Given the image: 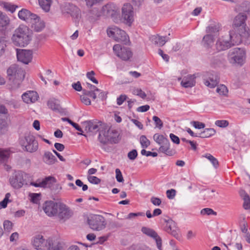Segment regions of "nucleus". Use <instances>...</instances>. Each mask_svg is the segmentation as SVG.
Instances as JSON below:
<instances>
[{"label": "nucleus", "mask_w": 250, "mask_h": 250, "mask_svg": "<svg viewBox=\"0 0 250 250\" xmlns=\"http://www.w3.org/2000/svg\"><path fill=\"white\" fill-rule=\"evenodd\" d=\"M214 41V37L208 34L203 37L202 43L204 47L207 48H209L211 47L213 45Z\"/></svg>", "instance_id": "obj_30"}, {"label": "nucleus", "mask_w": 250, "mask_h": 250, "mask_svg": "<svg viewBox=\"0 0 250 250\" xmlns=\"http://www.w3.org/2000/svg\"><path fill=\"white\" fill-rule=\"evenodd\" d=\"M1 5L6 10L11 12L12 13H14L16 8H18V6L12 4L10 3L2 2Z\"/></svg>", "instance_id": "obj_38"}, {"label": "nucleus", "mask_w": 250, "mask_h": 250, "mask_svg": "<svg viewBox=\"0 0 250 250\" xmlns=\"http://www.w3.org/2000/svg\"><path fill=\"white\" fill-rule=\"evenodd\" d=\"M10 22L9 18L4 13L1 12L0 15V27H6Z\"/></svg>", "instance_id": "obj_34"}, {"label": "nucleus", "mask_w": 250, "mask_h": 250, "mask_svg": "<svg viewBox=\"0 0 250 250\" xmlns=\"http://www.w3.org/2000/svg\"><path fill=\"white\" fill-rule=\"evenodd\" d=\"M30 23L31 28L36 32L41 31L45 27L44 21H42L38 16L35 19H32Z\"/></svg>", "instance_id": "obj_26"}, {"label": "nucleus", "mask_w": 250, "mask_h": 250, "mask_svg": "<svg viewBox=\"0 0 250 250\" xmlns=\"http://www.w3.org/2000/svg\"><path fill=\"white\" fill-rule=\"evenodd\" d=\"M26 177V174L21 171H18L14 172L10 178L9 181L11 185L15 188H20L24 184V179Z\"/></svg>", "instance_id": "obj_11"}, {"label": "nucleus", "mask_w": 250, "mask_h": 250, "mask_svg": "<svg viewBox=\"0 0 250 250\" xmlns=\"http://www.w3.org/2000/svg\"><path fill=\"white\" fill-rule=\"evenodd\" d=\"M7 73L9 80L18 85L25 77L24 71L16 64H12L8 67Z\"/></svg>", "instance_id": "obj_3"}, {"label": "nucleus", "mask_w": 250, "mask_h": 250, "mask_svg": "<svg viewBox=\"0 0 250 250\" xmlns=\"http://www.w3.org/2000/svg\"><path fill=\"white\" fill-rule=\"evenodd\" d=\"M208 159L212 164L213 167L217 168L219 166V163L217 159L209 153H206L202 156Z\"/></svg>", "instance_id": "obj_37"}, {"label": "nucleus", "mask_w": 250, "mask_h": 250, "mask_svg": "<svg viewBox=\"0 0 250 250\" xmlns=\"http://www.w3.org/2000/svg\"><path fill=\"white\" fill-rule=\"evenodd\" d=\"M219 31V27L216 25H210L207 27L206 32L208 33H215Z\"/></svg>", "instance_id": "obj_47"}, {"label": "nucleus", "mask_w": 250, "mask_h": 250, "mask_svg": "<svg viewBox=\"0 0 250 250\" xmlns=\"http://www.w3.org/2000/svg\"><path fill=\"white\" fill-rule=\"evenodd\" d=\"M83 125L86 131L93 133L99 131L100 134V132L107 129L106 125L101 122L88 121L84 122Z\"/></svg>", "instance_id": "obj_10"}, {"label": "nucleus", "mask_w": 250, "mask_h": 250, "mask_svg": "<svg viewBox=\"0 0 250 250\" xmlns=\"http://www.w3.org/2000/svg\"><path fill=\"white\" fill-rule=\"evenodd\" d=\"M160 152H162V153H163L165 154L166 155H167V156H173L175 153V150H173L172 149H170V146H168V147H167L165 149L162 150V151H160Z\"/></svg>", "instance_id": "obj_57"}, {"label": "nucleus", "mask_w": 250, "mask_h": 250, "mask_svg": "<svg viewBox=\"0 0 250 250\" xmlns=\"http://www.w3.org/2000/svg\"><path fill=\"white\" fill-rule=\"evenodd\" d=\"M88 223L91 229L97 231L104 229L106 225L105 219L101 215H94L88 220Z\"/></svg>", "instance_id": "obj_8"}, {"label": "nucleus", "mask_w": 250, "mask_h": 250, "mask_svg": "<svg viewBox=\"0 0 250 250\" xmlns=\"http://www.w3.org/2000/svg\"><path fill=\"white\" fill-rule=\"evenodd\" d=\"M191 124L195 128L198 129L204 128L205 126V124L198 121H192L191 122Z\"/></svg>", "instance_id": "obj_59"}, {"label": "nucleus", "mask_w": 250, "mask_h": 250, "mask_svg": "<svg viewBox=\"0 0 250 250\" xmlns=\"http://www.w3.org/2000/svg\"><path fill=\"white\" fill-rule=\"evenodd\" d=\"M122 17L127 23H131L133 21V7L130 4H125L122 8Z\"/></svg>", "instance_id": "obj_18"}, {"label": "nucleus", "mask_w": 250, "mask_h": 250, "mask_svg": "<svg viewBox=\"0 0 250 250\" xmlns=\"http://www.w3.org/2000/svg\"><path fill=\"white\" fill-rule=\"evenodd\" d=\"M51 240L50 239L45 240L42 235L38 234L33 237L32 244L37 250H46L48 244H50L49 243Z\"/></svg>", "instance_id": "obj_13"}, {"label": "nucleus", "mask_w": 250, "mask_h": 250, "mask_svg": "<svg viewBox=\"0 0 250 250\" xmlns=\"http://www.w3.org/2000/svg\"><path fill=\"white\" fill-rule=\"evenodd\" d=\"M215 125L220 127H226L229 125V123L227 120H217L215 122Z\"/></svg>", "instance_id": "obj_49"}, {"label": "nucleus", "mask_w": 250, "mask_h": 250, "mask_svg": "<svg viewBox=\"0 0 250 250\" xmlns=\"http://www.w3.org/2000/svg\"><path fill=\"white\" fill-rule=\"evenodd\" d=\"M47 105L53 110H58L60 107L58 100L55 99L49 100L47 102Z\"/></svg>", "instance_id": "obj_35"}, {"label": "nucleus", "mask_w": 250, "mask_h": 250, "mask_svg": "<svg viewBox=\"0 0 250 250\" xmlns=\"http://www.w3.org/2000/svg\"><path fill=\"white\" fill-rule=\"evenodd\" d=\"M73 214V212L65 204L59 203L58 205L57 216L61 220H66L69 219Z\"/></svg>", "instance_id": "obj_16"}, {"label": "nucleus", "mask_w": 250, "mask_h": 250, "mask_svg": "<svg viewBox=\"0 0 250 250\" xmlns=\"http://www.w3.org/2000/svg\"><path fill=\"white\" fill-rule=\"evenodd\" d=\"M118 136L117 131L115 129H108L106 131L105 129L103 132H100L98 139L100 143L103 145L109 142L116 144L118 142Z\"/></svg>", "instance_id": "obj_4"}, {"label": "nucleus", "mask_w": 250, "mask_h": 250, "mask_svg": "<svg viewBox=\"0 0 250 250\" xmlns=\"http://www.w3.org/2000/svg\"><path fill=\"white\" fill-rule=\"evenodd\" d=\"M17 57L19 61L28 64L32 59V52L29 50L17 49Z\"/></svg>", "instance_id": "obj_17"}, {"label": "nucleus", "mask_w": 250, "mask_h": 250, "mask_svg": "<svg viewBox=\"0 0 250 250\" xmlns=\"http://www.w3.org/2000/svg\"><path fill=\"white\" fill-rule=\"evenodd\" d=\"M216 92L221 95H226L228 92V90L225 85L221 84L217 87Z\"/></svg>", "instance_id": "obj_41"}, {"label": "nucleus", "mask_w": 250, "mask_h": 250, "mask_svg": "<svg viewBox=\"0 0 250 250\" xmlns=\"http://www.w3.org/2000/svg\"><path fill=\"white\" fill-rule=\"evenodd\" d=\"M167 196L168 199H173L176 194V190L174 189L167 190L166 192Z\"/></svg>", "instance_id": "obj_62"}, {"label": "nucleus", "mask_w": 250, "mask_h": 250, "mask_svg": "<svg viewBox=\"0 0 250 250\" xmlns=\"http://www.w3.org/2000/svg\"><path fill=\"white\" fill-rule=\"evenodd\" d=\"M39 3L41 7L45 12L49 11L51 5V0H39Z\"/></svg>", "instance_id": "obj_36"}, {"label": "nucleus", "mask_w": 250, "mask_h": 250, "mask_svg": "<svg viewBox=\"0 0 250 250\" xmlns=\"http://www.w3.org/2000/svg\"><path fill=\"white\" fill-rule=\"evenodd\" d=\"M38 98L39 95L37 92L34 91H28L22 95L23 102L27 104L35 103Z\"/></svg>", "instance_id": "obj_25"}, {"label": "nucleus", "mask_w": 250, "mask_h": 250, "mask_svg": "<svg viewBox=\"0 0 250 250\" xmlns=\"http://www.w3.org/2000/svg\"><path fill=\"white\" fill-rule=\"evenodd\" d=\"M248 35V33L240 34V31L232 30L229 32V39L231 42V45L238 44L242 42V37H245Z\"/></svg>", "instance_id": "obj_22"}, {"label": "nucleus", "mask_w": 250, "mask_h": 250, "mask_svg": "<svg viewBox=\"0 0 250 250\" xmlns=\"http://www.w3.org/2000/svg\"><path fill=\"white\" fill-rule=\"evenodd\" d=\"M228 58L230 63L241 66L246 62V51L243 48H234L229 51Z\"/></svg>", "instance_id": "obj_2"}, {"label": "nucleus", "mask_w": 250, "mask_h": 250, "mask_svg": "<svg viewBox=\"0 0 250 250\" xmlns=\"http://www.w3.org/2000/svg\"><path fill=\"white\" fill-rule=\"evenodd\" d=\"M140 143L143 148L147 147L150 144V141L147 139L146 136L142 135L140 137Z\"/></svg>", "instance_id": "obj_43"}, {"label": "nucleus", "mask_w": 250, "mask_h": 250, "mask_svg": "<svg viewBox=\"0 0 250 250\" xmlns=\"http://www.w3.org/2000/svg\"><path fill=\"white\" fill-rule=\"evenodd\" d=\"M6 46V41L0 38V57L4 54Z\"/></svg>", "instance_id": "obj_48"}, {"label": "nucleus", "mask_w": 250, "mask_h": 250, "mask_svg": "<svg viewBox=\"0 0 250 250\" xmlns=\"http://www.w3.org/2000/svg\"><path fill=\"white\" fill-rule=\"evenodd\" d=\"M31 40V32L29 28L24 24H21L14 31L12 41L17 46L25 47Z\"/></svg>", "instance_id": "obj_1"}, {"label": "nucleus", "mask_w": 250, "mask_h": 250, "mask_svg": "<svg viewBox=\"0 0 250 250\" xmlns=\"http://www.w3.org/2000/svg\"><path fill=\"white\" fill-rule=\"evenodd\" d=\"M141 230L143 233L153 238L156 241L158 249L159 250H162V239L154 230L146 227H143Z\"/></svg>", "instance_id": "obj_20"}, {"label": "nucleus", "mask_w": 250, "mask_h": 250, "mask_svg": "<svg viewBox=\"0 0 250 250\" xmlns=\"http://www.w3.org/2000/svg\"><path fill=\"white\" fill-rule=\"evenodd\" d=\"M10 153L9 151L6 150L0 149V161L4 162L6 161L9 156Z\"/></svg>", "instance_id": "obj_40"}, {"label": "nucleus", "mask_w": 250, "mask_h": 250, "mask_svg": "<svg viewBox=\"0 0 250 250\" xmlns=\"http://www.w3.org/2000/svg\"><path fill=\"white\" fill-rule=\"evenodd\" d=\"M94 10H89L87 14V18L90 21H94L97 19V18L100 16V15L96 13L95 14L93 13Z\"/></svg>", "instance_id": "obj_44"}, {"label": "nucleus", "mask_w": 250, "mask_h": 250, "mask_svg": "<svg viewBox=\"0 0 250 250\" xmlns=\"http://www.w3.org/2000/svg\"><path fill=\"white\" fill-rule=\"evenodd\" d=\"M21 145L24 147L25 150L32 153L37 150L38 148V143L36 140L35 137L30 134H26L24 139L21 142Z\"/></svg>", "instance_id": "obj_7"}, {"label": "nucleus", "mask_w": 250, "mask_h": 250, "mask_svg": "<svg viewBox=\"0 0 250 250\" xmlns=\"http://www.w3.org/2000/svg\"><path fill=\"white\" fill-rule=\"evenodd\" d=\"M247 19V15L244 13H239L234 18L233 25L235 31H240V34L247 33L246 21Z\"/></svg>", "instance_id": "obj_9"}, {"label": "nucleus", "mask_w": 250, "mask_h": 250, "mask_svg": "<svg viewBox=\"0 0 250 250\" xmlns=\"http://www.w3.org/2000/svg\"><path fill=\"white\" fill-rule=\"evenodd\" d=\"M141 154L142 155H146V156H152L153 157H156L158 155L156 152H152L150 151H147L145 149H143L141 150Z\"/></svg>", "instance_id": "obj_61"}, {"label": "nucleus", "mask_w": 250, "mask_h": 250, "mask_svg": "<svg viewBox=\"0 0 250 250\" xmlns=\"http://www.w3.org/2000/svg\"><path fill=\"white\" fill-rule=\"evenodd\" d=\"M88 181L94 184H98L101 182V180L96 176H89L88 177Z\"/></svg>", "instance_id": "obj_58"}, {"label": "nucleus", "mask_w": 250, "mask_h": 250, "mask_svg": "<svg viewBox=\"0 0 250 250\" xmlns=\"http://www.w3.org/2000/svg\"><path fill=\"white\" fill-rule=\"evenodd\" d=\"M152 120L154 121L156 127L159 129L162 128L163 126V123L162 120L157 116H154L152 118Z\"/></svg>", "instance_id": "obj_51"}, {"label": "nucleus", "mask_w": 250, "mask_h": 250, "mask_svg": "<svg viewBox=\"0 0 250 250\" xmlns=\"http://www.w3.org/2000/svg\"><path fill=\"white\" fill-rule=\"evenodd\" d=\"M50 244H48L46 248L47 250H61V246L59 243H54L52 240H51Z\"/></svg>", "instance_id": "obj_42"}, {"label": "nucleus", "mask_w": 250, "mask_h": 250, "mask_svg": "<svg viewBox=\"0 0 250 250\" xmlns=\"http://www.w3.org/2000/svg\"><path fill=\"white\" fill-rule=\"evenodd\" d=\"M56 182V179L52 176H48L45 177L42 181L39 183L37 182H31L30 185L34 186L35 187H41L46 188L50 187L51 185Z\"/></svg>", "instance_id": "obj_24"}, {"label": "nucleus", "mask_w": 250, "mask_h": 250, "mask_svg": "<svg viewBox=\"0 0 250 250\" xmlns=\"http://www.w3.org/2000/svg\"><path fill=\"white\" fill-rule=\"evenodd\" d=\"M153 139L159 145L162 144L168 140L163 135H160L158 133H156L153 135Z\"/></svg>", "instance_id": "obj_39"}, {"label": "nucleus", "mask_w": 250, "mask_h": 250, "mask_svg": "<svg viewBox=\"0 0 250 250\" xmlns=\"http://www.w3.org/2000/svg\"><path fill=\"white\" fill-rule=\"evenodd\" d=\"M86 2V5L88 7H92V6L100 3L103 0H84Z\"/></svg>", "instance_id": "obj_60"}, {"label": "nucleus", "mask_w": 250, "mask_h": 250, "mask_svg": "<svg viewBox=\"0 0 250 250\" xmlns=\"http://www.w3.org/2000/svg\"><path fill=\"white\" fill-rule=\"evenodd\" d=\"M10 196V194L9 193L6 194L3 200L0 202V209H1L2 208H5L7 207V203L9 201V198Z\"/></svg>", "instance_id": "obj_46"}, {"label": "nucleus", "mask_w": 250, "mask_h": 250, "mask_svg": "<svg viewBox=\"0 0 250 250\" xmlns=\"http://www.w3.org/2000/svg\"><path fill=\"white\" fill-rule=\"evenodd\" d=\"M13 226V223L9 221V220H5L3 222V227L5 230L7 231H10L12 229Z\"/></svg>", "instance_id": "obj_55"}, {"label": "nucleus", "mask_w": 250, "mask_h": 250, "mask_svg": "<svg viewBox=\"0 0 250 250\" xmlns=\"http://www.w3.org/2000/svg\"><path fill=\"white\" fill-rule=\"evenodd\" d=\"M116 178L117 181L119 183H122L124 181L122 172L119 168L115 170Z\"/></svg>", "instance_id": "obj_54"}, {"label": "nucleus", "mask_w": 250, "mask_h": 250, "mask_svg": "<svg viewBox=\"0 0 250 250\" xmlns=\"http://www.w3.org/2000/svg\"><path fill=\"white\" fill-rule=\"evenodd\" d=\"M138 153L136 149H133L127 154L128 158L131 160H134L137 157Z\"/></svg>", "instance_id": "obj_56"}, {"label": "nucleus", "mask_w": 250, "mask_h": 250, "mask_svg": "<svg viewBox=\"0 0 250 250\" xmlns=\"http://www.w3.org/2000/svg\"><path fill=\"white\" fill-rule=\"evenodd\" d=\"M8 127L5 115H0V135L5 134L8 131Z\"/></svg>", "instance_id": "obj_31"}, {"label": "nucleus", "mask_w": 250, "mask_h": 250, "mask_svg": "<svg viewBox=\"0 0 250 250\" xmlns=\"http://www.w3.org/2000/svg\"><path fill=\"white\" fill-rule=\"evenodd\" d=\"M59 203L52 201H46L43 205V209L46 214L50 217L56 215Z\"/></svg>", "instance_id": "obj_15"}, {"label": "nucleus", "mask_w": 250, "mask_h": 250, "mask_svg": "<svg viewBox=\"0 0 250 250\" xmlns=\"http://www.w3.org/2000/svg\"><path fill=\"white\" fill-rule=\"evenodd\" d=\"M165 223L164 229L167 232L170 233L177 239H180L181 238L179 234V229L176 226L175 222L171 219L167 217L164 219Z\"/></svg>", "instance_id": "obj_12"}, {"label": "nucleus", "mask_w": 250, "mask_h": 250, "mask_svg": "<svg viewBox=\"0 0 250 250\" xmlns=\"http://www.w3.org/2000/svg\"><path fill=\"white\" fill-rule=\"evenodd\" d=\"M216 131L213 128H205L203 131L199 134L198 137L203 138H208L214 135Z\"/></svg>", "instance_id": "obj_33"}, {"label": "nucleus", "mask_w": 250, "mask_h": 250, "mask_svg": "<svg viewBox=\"0 0 250 250\" xmlns=\"http://www.w3.org/2000/svg\"><path fill=\"white\" fill-rule=\"evenodd\" d=\"M201 214L202 215H211L213 214L216 215L217 213L213 209L210 208H205L201 210Z\"/></svg>", "instance_id": "obj_52"}, {"label": "nucleus", "mask_w": 250, "mask_h": 250, "mask_svg": "<svg viewBox=\"0 0 250 250\" xmlns=\"http://www.w3.org/2000/svg\"><path fill=\"white\" fill-rule=\"evenodd\" d=\"M43 160V161L48 165H52L57 161V159L55 156L49 151L44 152Z\"/></svg>", "instance_id": "obj_32"}, {"label": "nucleus", "mask_w": 250, "mask_h": 250, "mask_svg": "<svg viewBox=\"0 0 250 250\" xmlns=\"http://www.w3.org/2000/svg\"><path fill=\"white\" fill-rule=\"evenodd\" d=\"M80 98L82 102L85 105L91 104V101L87 97L85 96V95H82Z\"/></svg>", "instance_id": "obj_64"}, {"label": "nucleus", "mask_w": 250, "mask_h": 250, "mask_svg": "<svg viewBox=\"0 0 250 250\" xmlns=\"http://www.w3.org/2000/svg\"><path fill=\"white\" fill-rule=\"evenodd\" d=\"M107 34L109 37H112L118 42L126 44L129 42V38L126 33L117 27L107 29Z\"/></svg>", "instance_id": "obj_6"}, {"label": "nucleus", "mask_w": 250, "mask_h": 250, "mask_svg": "<svg viewBox=\"0 0 250 250\" xmlns=\"http://www.w3.org/2000/svg\"><path fill=\"white\" fill-rule=\"evenodd\" d=\"M119 9L115 4L109 3L102 7L103 14L107 17H114L117 15Z\"/></svg>", "instance_id": "obj_19"}, {"label": "nucleus", "mask_w": 250, "mask_h": 250, "mask_svg": "<svg viewBox=\"0 0 250 250\" xmlns=\"http://www.w3.org/2000/svg\"><path fill=\"white\" fill-rule=\"evenodd\" d=\"M219 82V78L218 75L216 74H210L208 79L205 80L204 84L210 88H214L218 84Z\"/></svg>", "instance_id": "obj_28"}, {"label": "nucleus", "mask_w": 250, "mask_h": 250, "mask_svg": "<svg viewBox=\"0 0 250 250\" xmlns=\"http://www.w3.org/2000/svg\"><path fill=\"white\" fill-rule=\"evenodd\" d=\"M151 202L155 206H159L161 204V200L160 198L155 197H152L150 199Z\"/></svg>", "instance_id": "obj_63"}, {"label": "nucleus", "mask_w": 250, "mask_h": 250, "mask_svg": "<svg viewBox=\"0 0 250 250\" xmlns=\"http://www.w3.org/2000/svg\"><path fill=\"white\" fill-rule=\"evenodd\" d=\"M133 94L137 96H140L142 99H145L146 95V94L141 89L136 88L133 90Z\"/></svg>", "instance_id": "obj_50"}, {"label": "nucleus", "mask_w": 250, "mask_h": 250, "mask_svg": "<svg viewBox=\"0 0 250 250\" xmlns=\"http://www.w3.org/2000/svg\"><path fill=\"white\" fill-rule=\"evenodd\" d=\"M18 17L20 19L25 21L26 22H30L32 19L37 17V15L31 13L26 9L23 8L18 13Z\"/></svg>", "instance_id": "obj_23"}, {"label": "nucleus", "mask_w": 250, "mask_h": 250, "mask_svg": "<svg viewBox=\"0 0 250 250\" xmlns=\"http://www.w3.org/2000/svg\"><path fill=\"white\" fill-rule=\"evenodd\" d=\"M95 74V73L93 71H91L90 72H88L86 73V77L88 79L90 80L94 83L98 84V81L94 77Z\"/></svg>", "instance_id": "obj_53"}, {"label": "nucleus", "mask_w": 250, "mask_h": 250, "mask_svg": "<svg viewBox=\"0 0 250 250\" xmlns=\"http://www.w3.org/2000/svg\"><path fill=\"white\" fill-rule=\"evenodd\" d=\"M40 193H30L29 196L31 198V202L34 204H38L40 200Z\"/></svg>", "instance_id": "obj_45"}, {"label": "nucleus", "mask_w": 250, "mask_h": 250, "mask_svg": "<svg viewBox=\"0 0 250 250\" xmlns=\"http://www.w3.org/2000/svg\"><path fill=\"white\" fill-rule=\"evenodd\" d=\"M60 9L62 15H70L73 18L78 19L81 18L80 9L74 4L70 2H64L60 5Z\"/></svg>", "instance_id": "obj_5"}, {"label": "nucleus", "mask_w": 250, "mask_h": 250, "mask_svg": "<svg viewBox=\"0 0 250 250\" xmlns=\"http://www.w3.org/2000/svg\"><path fill=\"white\" fill-rule=\"evenodd\" d=\"M231 46V42L229 41L228 36L222 37L216 43V48L219 51L227 50Z\"/></svg>", "instance_id": "obj_21"}, {"label": "nucleus", "mask_w": 250, "mask_h": 250, "mask_svg": "<svg viewBox=\"0 0 250 250\" xmlns=\"http://www.w3.org/2000/svg\"><path fill=\"white\" fill-rule=\"evenodd\" d=\"M169 40V38L166 36H160L158 35L153 36L151 37V41L154 42L155 44L159 46H163Z\"/></svg>", "instance_id": "obj_29"}, {"label": "nucleus", "mask_w": 250, "mask_h": 250, "mask_svg": "<svg viewBox=\"0 0 250 250\" xmlns=\"http://www.w3.org/2000/svg\"><path fill=\"white\" fill-rule=\"evenodd\" d=\"M113 50L116 55L124 61L128 60L132 55V52L129 48L122 47L120 44H115Z\"/></svg>", "instance_id": "obj_14"}, {"label": "nucleus", "mask_w": 250, "mask_h": 250, "mask_svg": "<svg viewBox=\"0 0 250 250\" xmlns=\"http://www.w3.org/2000/svg\"><path fill=\"white\" fill-rule=\"evenodd\" d=\"M196 76L195 74L188 75L183 78L181 81L182 86L185 88H189L194 86L195 85Z\"/></svg>", "instance_id": "obj_27"}]
</instances>
